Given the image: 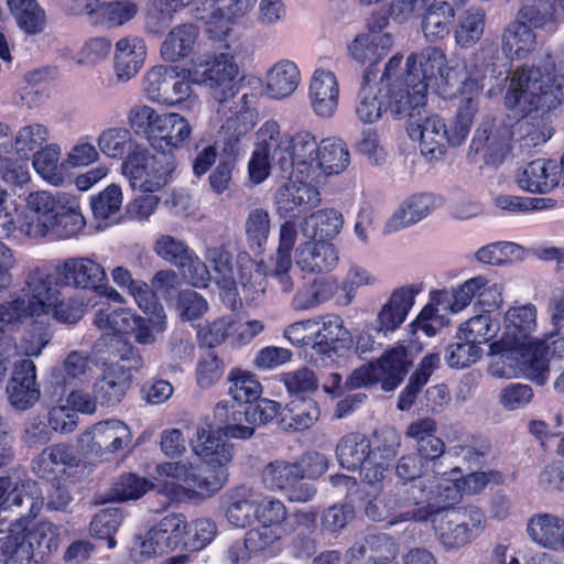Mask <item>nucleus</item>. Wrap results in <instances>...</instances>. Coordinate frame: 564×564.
Wrapping results in <instances>:
<instances>
[{
	"mask_svg": "<svg viewBox=\"0 0 564 564\" xmlns=\"http://www.w3.org/2000/svg\"><path fill=\"white\" fill-rule=\"evenodd\" d=\"M495 206L511 214H528L551 209L555 206V200L544 197H524L501 194L495 198Z\"/></svg>",
	"mask_w": 564,
	"mask_h": 564,
	"instance_id": "obj_60",
	"label": "nucleus"
},
{
	"mask_svg": "<svg viewBox=\"0 0 564 564\" xmlns=\"http://www.w3.org/2000/svg\"><path fill=\"white\" fill-rule=\"evenodd\" d=\"M148 317L133 316V325L129 333L140 345H153L167 329V316L164 308L147 314Z\"/></svg>",
	"mask_w": 564,
	"mask_h": 564,
	"instance_id": "obj_55",
	"label": "nucleus"
},
{
	"mask_svg": "<svg viewBox=\"0 0 564 564\" xmlns=\"http://www.w3.org/2000/svg\"><path fill=\"white\" fill-rule=\"evenodd\" d=\"M485 30V12L468 9L459 18L455 29V40L460 47H470L478 42Z\"/></svg>",
	"mask_w": 564,
	"mask_h": 564,
	"instance_id": "obj_59",
	"label": "nucleus"
},
{
	"mask_svg": "<svg viewBox=\"0 0 564 564\" xmlns=\"http://www.w3.org/2000/svg\"><path fill=\"white\" fill-rule=\"evenodd\" d=\"M132 441L130 427L120 420H107L95 424L82 435V448L91 456L100 459L108 454H115L128 447Z\"/></svg>",
	"mask_w": 564,
	"mask_h": 564,
	"instance_id": "obj_25",
	"label": "nucleus"
},
{
	"mask_svg": "<svg viewBox=\"0 0 564 564\" xmlns=\"http://www.w3.org/2000/svg\"><path fill=\"white\" fill-rule=\"evenodd\" d=\"M295 173L305 180L321 183L325 177L344 172L350 163L346 143L337 138H327L317 143L308 131H300L293 147Z\"/></svg>",
	"mask_w": 564,
	"mask_h": 564,
	"instance_id": "obj_9",
	"label": "nucleus"
},
{
	"mask_svg": "<svg viewBox=\"0 0 564 564\" xmlns=\"http://www.w3.org/2000/svg\"><path fill=\"white\" fill-rule=\"evenodd\" d=\"M402 55H393L386 64L381 85L386 88L389 111L395 119L411 122L422 115L427 104V91L443 98L452 96L453 69L445 53L438 47H426L408 56L404 69Z\"/></svg>",
	"mask_w": 564,
	"mask_h": 564,
	"instance_id": "obj_2",
	"label": "nucleus"
},
{
	"mask_svg": "<svg viewBox=\"0 0 564 564\" xmlns=\"http://www.w3.org/2000/svg\"><path fill=\"white\" fill-rule=\"evenodd\" d=\"M553 70L551 63L516 68L509 77L506 107L524 117L539 111L543 115L555 107L563 97L564 77L554 75Z\"/></svg>",
	"mask_w": 564,
	"mask_h": 564,
	"instance_id": "obj_8",
	"label": "nucleus"
},
{
	"mask_svg": "<svg viewBox=\"0 0 564 564\" xmlns=\"http://www.w3.org/2000/svg\"><path fill=\"white\" fill-rule=\"evenodd\" d=\"M28 289L13 293L10 300L0 304V330L7 324L21 323L31 317L35 306V288L26 281Z\"/></svg>",
	"mask_w": 564,
	"mask_h": 564,
	"instance_id": "obj_53",
	"label": "nucleus"
},
{
	"mask_svg": "<svg viewBox=\"0 0 564 564\" xmlns=\"http://www.w3.org/2000/svg\"><path fill=\"white\" fill-rule=\"evenodd\" d=\"M191 458L159 463L154 481L160 494L171 501H184L193 497L194 489L213 495L228 480V466L234 459V445L217 427L199 424L189 438Z\"/></svg>",
	"mask_w": 564,
	"mask_h": 564,
	"instance_id": "obj_1",
	"label": "nucleus"
},
{
	"mask_svg": "<svg viewBox=\"0 0 564 564\" xmlns=\"http://www.w3.org/2000/svg\"><path fill=\"white\" fill-rule=\"evenodd\" d=\"M302 468L297 463L275 460L268 464L262 471V482L270 490H283L301 479Z\"/></svg>",
	"mask_w": 564,
	"mask_h": 564,
	"instance_id": "obj_58",
	"label": "nucleus"
},
{
	"mask_svg": "<svg viewBox=\"0 0 564 564\" xmlns=\"http://www.w3.org/2000/svg\"><path fill=\"white\" fill-rule=\"evenodd\" d=\"M123 516L118 508L100 510L90 522V534L97 539H106L109 549L116 546L113 534L121 525Z\"/></svg>",
	"mask_w": 564,
	"mask_h": 564,
	"instance_id": "obj_63",
	"label": "nucleus"
},
{
	"mask_svg": "<svg viewBox=\"0 0 564 564\" xmlns=\"http://www.w3.org/2000/svg\"><path fill=\"white\" fill-rule=\"evenodd\" d=\"M454 7L444 0L429 4L423 14L421 29L426 41L434 43L446 37L454 21Z\"/></svg>",
	"mask_w": 564,
	"mask_h": 564,
	"instance_id": "obj_47",
	"label": "nucleus"
},
{
	"mask_svg": "<svg viewBox=\"0 0 564 564\" xmlns=\"http://www.w3.org/2000/svg\"><path fill=\"white\" fill-rule=\"evenodd\" d=\"M299 132L294 134L283 133L281 126L275 120H268L256 132L254 148L272 155L282 172L295 169V155L293 147Z\"/></svg>",
	"mask_w": 564,
	"mask_h": 564,
	"instance_id": "obj_28",
	"label": "nucleus"
},
{
	"mask_svg": "<svg viewBox=\"0 0 564 564\" xmlns=\"http://www.w3.org/2000/svg\"><path fill=\"white\" fill-rule=\"evenodd\" d=\"M494 48L482 46L466 62V78L459 88V106L452 130L436 113L416 117L409 123L411 139L420 141L422 154L429 160H440L446 153L447 145H460L469 134L478 98L485 88L488 73L494 69Z\"/></svg>",
	"mask_w": 564,
	"mask_h": 564,
	"instance_id": "obj_3",
	"label": "nucleus"
},
{
	"mask_svg": "<svg viewBox=\"0 0 564 564\" xmlns=\"http://www.w3.org/2000/svg\"><path fill=\"white\" fill-rule=\"evenodd\" d=\"M475 258L487 265H502L524 258V248L512 241H496L479 248Z\"/></svg>",
	"mask_w": 564,
	"mask_h": 564,
	"instance_id": "obj_56",
	"label": "nucleus"
},
{
	"mask_svg": "<svg viewBox=\"0 0 564 564\" xmlns=\"http://www.w3.org/2000/svg\"><path fill=\"white\" fill-rule=\"evenodd\" d=\"M384 93L386 88L382 87L381 79L371 83L368 74L364 76L355 107V113L359 121L372 124L382 118L383 113L389 110Z\"/></svg>",
	"mask_w": 564,
	"mask_h": 564,
	"instance_id": "obj_38",
	"label": "nucleus"
},
{
	"mask_svg": "<svg viewBox=\"0 0 564 564\" xmlns=\"http://www.w3.org/2000/svg\"><path fill=\"white\" fill-rule=\"evenodd\" d=\"M417 292L414 285L394 289L381 305L372 328L386 337L395 332L408 318L410 311L415 304Z\"/></svg>",
	"mask_w": 564,
	"mask_h": 564,
	"instance_id": "obj_30",
	"label": "nucleus"
},
{
	"mask_svg": "<svg viewBox=\"0 0 564 564\" xmlns=\"http://www.w3.org/2000/svg\"><path fill=\"white\" fill-rule=\"evenodd\" d=\"M193 129L189 121L178 112L165 111L152 149L171 154L183 148L191 139Z\"/></svg>",
	"mask_w": 564,
	"mask_h": 564,
	"instance_id": "obj_39",
	"label": "nucleus"
},
{
	"mask_svg": "<svg viewBox=\"0 0 564 564\" xmlns=\"http://www.w3.org/2000/svg\"><path fill=\"white\" fill-rule=\"evenodd\" d=\"M538 328V312L536 307L531 304H521L509 307L503 314L502 332L499 336V344L496 347L503 345H518L523 348H531L539 346L542 348V355L545 352L543 343L538 341L533 334Z\"/></svg>",
	"mask_w": 564,
	"mask_h": 564,
	"instance_id": "obj_24",
	"label": "nucleus"
},
{
	"mask_svg": "<svg viewBox=\"0 0 564 564\" xmlns=\"http://www.w3.org/2000/svg\"><path fill=\"white\" fill-rule=\"evenodd\" d=\"M254 521L259 525L290 528V530H293V523H291L286 507L280 499L271 496L258 494Z\"/></svg>",
	"mask_w": 564,
	"mask_h": 564,
	"instance_id": "obj_57",
	"label": "nucleus"
},
{
	"mask_svg": "<svg viewBox=\"0 0 564 564\" xmlns=\"http://www.w3.org/2000/svg\"><path fill=\"white\" fill-rule=\"evenodd\" d=\"M62 148L53 140L47 127L37 124V175L51 185L59 186L65 180Z\"/></svg>",
	"mask_w": 564,
	"mask_h": 564,
	"instance_id": "obj_34",
	"label": "nucleus"
},
{
	"mask_svg": "<svg viewBox=\"0 0 564 564\" xmlns=\"http://www.w3.org/2000/svg\"><path fill=\"white\" fill-rule=\"evenodd\" d=\"M231 116L223 124L224 152L228 155L240 153V141L254 128L258 121L256 97L243 94L234 102Z\"/></svg>",
	"mask_w": 564,
	"mask_h": 564,
	"instance_id": "obj_27",
	"label": "nucleus"
},
{
	"mask_svg": "<svg viewBox=\"0 0 564 564\" xmlns=\"http://www.w3.org/2000/svg\"><path fill=\"white\" fill-rule=\"evenodd\" d=\"M505 284L498 279L477 274L451 288L430 292V302L412 322L413 333L423 332L434 336L441 328L448 325L446 314H459L475 300L486 311H494L503 304Z\"/></svg>",
	"mask_w": 564,
	"mask_h": 564,
	"instance_id": "obj_5",
	"label": "nucleus"
},
{
	"mask_svg": "<svg viewBox=\"0 0 564 564\" xmlns=\"http://www.w3.org/2000/svg\"><path fill=\"white\" fill-rule=\"evenodd\" d=\"M186 533V519L181 513H169L139 534L131 545V557L144 562L174 551L183 543Z\"/></svg>",
	"mask_w": 564,
	"mask_h": 564,
	"instance_id": "obj_17",
	"label": "nucleus"
},
{
	"mask_svg": "<svg viewBox=\"0 0 564 564\" xmlns=\"http://www.w3.org/2000/svg\"><path fill=\"white\" fill-rule=\"evenodd\" d=\"M206 260L213 265L216 282L220 289L235 302L238 284L247 301H256L264 292L263 280L259 272L253 273V262L248 258L239 260V282L235 278L229 253L220 246L206 248Z\"/></svg>",
	"mask_w": 564,
	"mask_h": 564,
	"instance_id": "obj_16",
	"label": "nucleus"
},
{
	"mask_svg": "<svg viewBox=\"0 0 564 564\" xmlns=\"http://www.w3.org/2000/svg\"><path fill=\"white\" fill-rule=\"evenodd\" d=\"M214 417L218 430L225 437L246 440L253 435L256 425L250 420L248 410L234 405L230 401H219L214 409Z\"/></svg>",
	"mask_w": 564,
	"mask_h": 564,
	"instance_id": "obj_40",
	"label": "nucleus"
},
{
	"mask_svg": "<svg viewBox=\"0 0 564 564\" xmlns=\"http://www.w3.org/2000/svg\"><path fill=\"white\" fill-rule=\"evenodd\" d=\"M337 457L341 467L348 470L359 469L370 453V441L362 434L350 433L337 445Z\"/></svg>",
	"mask_w": 564,
	"mask_h": 564,
	"instance_id": "obj_54",
	"label": "nucleus"
},
{
	"mask_svg": "<svg viewBox=\"0 0 564 564\" xmlns=\"http://www.w3.org/2000/svg\"><path fill=\"white\" fill-rule=\"evenodd\" d=\"M84 227L85 218L76 198L61 193L37 192V237L68 239Z\"/></svg>",
	"mask_w": 564,
	"mask_h": 564,
	"instance_id": "obj_11",
	"label": "nucleus"
},
{
	"mask_svg": "<svg viewBox=\"0 0 564 564\" xmlns=\"http://www.w3.org/2000/svg\"><path fill=\"white\" fill-rule=\"evenodd\" d=\"M394 43L390 33L367 32L357 34L347 45L348 56L360 65L379 63Z\"/></svg>",
	"mask_w": 564,
	"mask_h": 564,
	"instance_id": "obj_36",
	"label": "nucleus"
},
{
	"mask_svg": "<svg viewBox=\"0 0 564 564\" xmlns=\"http://www.w3.org/2000/svg\"><path fill=\"white\" fill-rule=\"evenodd\" d=\"M284 173L289 174V181L274 195V205L280 217H295L319 205L321 196L315 181L296 175L295 169Z\"/></svg>",
	"mask_w": 564,
	"mask_h": 564,
	"instance_id": "obj_21",
	"label": "nucleus"
},
{
	"mask_svg": "<svg viewBox=\"0 0 564 564\" xmlns=\"http://www.w3.org/2000/svg\"><path fill=\"white\" fill-rule=\"evenodd\" d=\"M0 505V533L9 530L12 534L0 538V564H32V535L35 528L33 517L28 516L10 522V508Z\"/></svg>",
	"mask_w": 564,
	"mask_h": 564,
	"instance_id": "obj_20",
	"label": "nucleus"
},
{
	"mask_svg": "<svg viewBox=\"0 0 564 564\" xmlns=\"http://www.w3.org/2000/svg\"><path fill=\"white\" fill-rule=\"evenodd\" d=\"M435 482L451 481L458 488L460 485L445 477L427 478ZM460 500V496L453 502H440L443 505L427 520L433 523L437 541L446 549L454 550L467 545L481 534L486 527L484 512L475 506L453 508Z\"/></svg>",
	"mask_w": 564,
	"mask_h": 564,
	"instance_id": "obj_10",
	"label": "nucleus"
},
{
	"mask_svg": "<svg viewBox=\"0 0 564 564\" xmlns=\"http://www.w3.org/2000/svg\"><path fill=\"white\" fill-rule=\"evenodd\" d=\"M462 341L451 344L445 350V361L451 368L464 369L476 364L484 354L482 347L473 340L460 339Z\"/></svg>",
	"mask_w": 564,
	"mask_h": 564,
	"instance_id": "obj_64",
	"label": "nucleus"
},
{
	"mask_svg": "<svg viewBox=\"0 0 564 564\" xmlns=\"http://www.w3.org/2000/svg\"><path fill=\"white\" fill-rule=\"evenodd\" d=\"M177 162L172 154L153 153L145 144L120 165L121 175L133 191L156 193L173 180Z\"/></svg>",
	"mask_w": 564,
	"mask_h": 564,
	"instance_id": "obj_14",
	"label": "nucleus"
},
{
	"mask_svg": "<svg viewBox=\"0 0 564 564\" xmlns=\"http://www.w3.org/2000/svg\"><path fill=\"white\" fill-rule=\"evenodd\" d=\"M229 394L238 402L249 403L259 399L262 387L254 375L243 370H232L229 375Z\"/></svg>",
	"mask_w": 564,
	"mask_h": 564,
	"instance_id": "obj_61",
	"label": "nucleus"
},
{
	"mask_svg": "<svg viewBox=\"0 0 564 564\" xmlns=\"http://www.w3.org/2000/svg\"><path fill=\"white\" fill-rule=\"evenodd\" d=\"M258 492L239 487L226 494L223 501L227 521L236 528H246L254 522Z\"/></svg>",
	"mask_w": 564,
	"mask_h": 564,
	"instance_id": "obj_41",
	"label": "nucleus"
},
{
	"mask_svg": "<svg viewBox=\"0 0 564 564\" xmlns=\"http://www.w3.org/2000/svg\"><path fill=\"white\" fill-rule=\"evenodd\" d=\"M525 531L530 541L539 547L564 553V517L535 512L528 519Z\"/></svg>",
	"mask_w": 564,
	"mask_h": 564,
	"instance_id": "obj_32",
	"label": "nucleus"
},
{
	"mask_svg": "<svg viewBox=\"0 0 564 564\" xmlns=\"http://www.w3.org/2000/svg\"><path fill=\"white\" fill-rule=\"evenodd\" d=\"M256 0H198L195 6V17L206 24V31L212 37L226 36L234 22L247 14Z\"/></svg>",
	"mask_w": 564,
	"mask_h": 564,
	"instance_id": "obj_23",
	"label": "nucleus"
},
{
	"mask_svg": "<svg viewBox=\"0 0 564 564\" xmlns=\"http://www.w3.org/2000/svg\"><path fill=\"white\" fill-rule=\"evenodd\" d=\"M134 313L129 308H113L102 304L96 312L93 324L102 333V337H110L113 352L118 355L117 339L126 341L120 334L129 333L133 325Z\"/></svg>",
	"mask_w": 564,
	"mask_h": 564,
	"instance_id": "obj_46",
	"label": "nucleus"
},
{
	"mask_svg": "<svg viewBox=\"0 0 564 564\" xmlns=\"http://www.w3.org/2000/svg\"><path fill=\"white\" fill-rule=\"evenodd\" d=\"M99 153L112 160L133 156L144 144L132 137L130 128L109 127L97 137Z\"/></svg>",
	"mask_w": 564,
	"mask_h": 564,
	"instance_id": "obj_43",
	"label": "nucleus"
},
{
	"mask_svg": "<svg viewBox=\"0 0 564 564\" xmlns=\"http://www.w3.org/2000/svg\"><path fill=\"white\" fill-rule=\"evenodd\" d=\"M435 198L431 194H417L405 199L388 218L384 234L390 235L410 227L435 209Z\"/></svg>",
	"mask_w": 564,
	"mask_h": 564,
	"instance_id": "obj_37",
	"label": "nucleus"
},
{
	"mask_svg": "<svg viewBox=\"0 0 564 564\" xmlns=\"http://www.w3.org/2000/svg\"><path fill=\"white\" fill-rule=\"evenodd\" d=\"M106 280L105 268L90 257H69L58 261L53 272L37 282V325L52 317L63 324H76L84 316L83 304L65 300L62 290L72 286L94 291Z\"/></svg>",
	"mask_w": 564,
	"mask_h": 564,
	"instance_id": "obj_4",
	"label": "nucleus"
},
{
	"mask_svg": "<svg viewBox=\"0 0 564 564\" xmlns=\"http://www.w3.org/2000/svg\"><path fill=\"white\" fill-rule=\"evenodd\" d=\"M520 148L529 150L545 143L552 137V129L543 116L527 118L518 122Z\"/></svg>",
	"mask_w": 564,
	"mask_h": 564,
	"instance_id": "obj_62",
	"label": "nucleus"
},
{
	"mask_svg": "<svg viewBox=\"0 0 564 564\" xmlns=\"http://www.w3.org/2000/svg\"><path fill=\"white\" fill-rule=\"evenodd\" d=\"M239 73L240 67L229 52L200 57L187 68L188 80L194 85L207 87L221 105L238 93Z\"/></svg>",
	"mask_w": 564,
	"mask_h": 564,
	"instance_id": "obj_15",
	"label": "nucleus"
},
{
	"mask_svg": "<svg viewBox=\"0 0 564 564\" xmlns=\"http://www.w3.org/2000/svg\"><path fill=\"white\" fill-rule=\"evenodd\" d=\"M301 83V72L290 59H281L273 64L265 75V94L276 100L290 97Z\"/></svg>",
	"mask_w": 564,
	"mask_h": 564,
	"instance_id": "obj_42",
	"label": "nucleus"
},
{
	"mask_svg": "<svg viewBox=\"0 0 564 564\" xmlns=\"http://www.w3.org/2000/svg\"><path fill=\"white\" fill-rule=\"evenodd\" d=\"M143 95L152 102L165 106H181L185 110H196L200 106L197 95L193 94L187 68L155 65L149 68L141 80Z\"/></svg>",
	"mask_w": 564,
	"mask_h": 564,
	"instance_id": "obj_12",
	"label": "nucleus"
},
{
	"mask_svg": "<svg viewBox=\"0 0 564 564\" xmlns=\"http://www.w3.org/2000/svg\"><path fill=\"white\" fill-rule=\"evenodd\" d=\"M536 45L534 32L522 21L510 23L502 35V51L509 58H525Z\"/></svg>",
	"mask_w": 564,
	"mask_h": 564,
	"instance_id": "obj_52",
	"label": "nucleus"
},
{
	"mask_svg": "<svg viewBox=\"0 0 564 564\" xmlns=\"http://www.w3.org/2000/svg\"><path fill=\"white\" fill-rule=\"evenodd\" d=\"M339 99L337 75L329 68L316 67L308 84V100L313 112L323 119L333 118L338 109Z\"/></svg>",
	"mask_w": 564,
	"mask_h": 564,
	"instance_id": "obj_29",
	"label": "nucleus"
},
{
	"mask_svg": "<svg viewBox=\"0 0 564 564\" xmlns=\"http://www.w3.org/2000/svg\"><path fill=\"white\" fill-rule=\"evenodd\" d=\"M34 149V130L28 126L15 138L14 153L0 160V178L14 192L31 183L30 165L35 169Z\"/></svg>",
	"mask_w": 564,
	"mask_h": 564,
	"instance_id": "obj_22",
	"label": "nucleus"
},
{
	"mask_svg": "<svg viewBox=\"0 0 564 564\" xmlns=\"http://www.w3.org/2000/svg\"><path fill=\"white\" fill-rule=\"evenodd\" d=\"M35 392V365L31 359H22L15 365L13 377L8 386L12 405L24 410L32 405Z\"/></svg>",
	"mask_w": 564,
	"mask_h": 564,
	"instance_id": "obj_48",
	"label": "nucleus"
},
{
	"mask_svg": "<svg viewBox=\"0 0 564 564\" xmlns=\"http://www.w3.org/2000/svg\"><path fill=\"white\" fill-rule=\"evenodd\" d=\"M459 497L454 482L421 479L417 484L400 488L393 496L383 495L369 500L365 512L375 521L395 524L405 521H427L443 505Z\"/></svg>",
	"mask_w": 564,
	"mask_h": 564,
	"instance_id": "obj_6",
	"label": "nucleus"
},
{
	"mask_svg": "<svg viewBox=\"0 0 564 564\" xmlns=\"http://www.w3.org/2000/svg\"><path fill=\"white\" fill-rule=\"evenodd\" d=\"M556 161L538 159L518 169L517 185L524 192L546 194L558 186Z\"/></svg>",
	"mask_w": 564,
	"mask_h": 564,
	"instance_id": "obj_35",
	"label": "nucleus"
},
{
	"mask_svg": "<svg viewBox=\"0 0 564 564\" xmlns=\"http://www.w3.org/2000/svg\"><path fill=\"white\" fill-rule=\"evenodd\" d=\"M199 36V29L194 23H182L166 34L160 47V55L165 62L176 63L192 54Z\"/></svg>",
	"mask_w": 564,
	"mask_h": 564,
	"instance_id": "obj_44",
	"label": "nucleus"
},
{
	"mask_svg": "<svg viewBox=\"0 0 564 564\" xmlns=\"http://www.w3.org/2000/svg\"><path fill=\"white\" fill-rule=\"evenodd\" d=\"M500 329L501 321L494 316L490 311H486L463 322L457 328L456 337L473 340L481 347L484 344L499 338Z\"/></svg>",
	"mask_w": 564,
	"mask_h": 564,
	"instance_id": "obj_49",
	"label": "nucleus"
},
{
	"mask_svg": "<svg viewBox=\"0 0 564 564\" xmlns=\"http://www.w3.org/2000/svg\"><path fill=\"white\" fill-rule=\"evenodd\" d=\"M315 322L313 351L321 356L322 362L326 364V359L333 361L335 355H340L351 348L350 332L345 327L340 316L327 314L315 317Z\"/></svg>",
	"mask_w": 564,
	"mask_h": 564,
	"instance_id": "obj_26",
	"label": "nucleus"
},
{
	"mask_svg": "<svg viewBox=\"0 0 564 564\" xmlns=\"http://www.w3.org/2000/svg\"><path fill=\"white\" fill-rule=\"evenodd\" d=\"M122 203V188L116 183H111L104 191L90 198V207L94 217L102 221L105 226H112L120 223Z\"/></svg>",
	"mask_w": 564,
	"mask_h": 564,
	"instance_id": "obj_51",
	"label": "nucleus"
},
{
	"mask_svg": "<svg viewBox=\"0 0 564 564\" xmlns=\"http://www.w3.org/2000/svg\"><path fill=\"white\" fill-rule=\"evenodd\" d=\"M119 360L106 365L102 376L94 387L95 399L102 404L119 403L131 384V370L142 365V359L132 345L117 339Z\"/></svg>",
	"mask_w": 564,
	"mask_h": 564,
	"instance_id": "obj_18",
	"label": "nucleus"
},
{
	"mask_svg": "<svg viewBox=\"0 0 564 564\" xmlns=\"http://www.w3.org/2000/svg\"><path fill=\"white\" fill-rule=\"evenodd\" d=\"M499 339L489 345L491 360L488 373L494 378L510 379L523 376L538 384L547 380L546 358L542 356V348L532 346L523 348L518 345H503L496 347Z\"/></svg>",
	"mask_w": 564,
	"mask_h": 564,
	"instance_id": "obj_13",
	"label": "nucleus"
},
{
	"mask_svg": "<svg viewBox=\"0 0 564 564\" xmlns=\"http://www.w3.org/2000/svg\"><path fill=\"white\" fill-rule=\"evenodd\" d=\"M343 225L341 213L334 208L319 209L305 216L299 223L286 220L281 225L279 246L270 276L282 293L290 294L294 290V280L291 274V252L299 239V234L304 239H333L340 232Z\"/></svg>",
	"mask_w": 564,
	"mask_h": 564,
	"instance_id": "obj_7",
	"label": "nucleus"
},
{
	"mask_svg": "<svg viewBox=\"0 0 564 564\" xmlns=\"http://www.w3.org/2000/svg\"><path fill=\"white\" fill-rule=\"evenodd\" d=\"M296 267L306 273H324L334 270L339 261L336 247L322 239H305L294 250Z\"/></svg>",
	"mask_w": 564,
	"mask_h": 564,
	"instance_id": "obj_31",
	"label": "nucleus"
},
{
	"mask_svg": "<svg viewBox=\"0 0 564 564\" xmlns=\"http://www.w3.org/2000/svg\"><path fill=\"white\" fill-rule=\"evenodd\" d=\"M409 361L402 346L388 350L376 364L370 362L356 369L348 378L351 389L380 382L386 391L394 390L408 371Z\"/></svg>",
	"mask_w": 564,
	"mask_h": 564,
	"instance_id": "obj_19",
	"label": "nucleus"
},
{
	"mask_svg": "<svg viewBox=\"0 0 564 564\" xmlns=\"http://www.w3.org/2000/svg\"><path fill=\"white\" fill-rule=\"evenodd\" d=\"M147 59L144 41L134 35L119 39L115 44L113 72L118 83L130 82L143 67Z\"/></svg>",
	"mask_w": 564,
	"mask_h": 564,
	"instance_id": "obj_33",
	"label": "nucleus"
},
{
	"mask_svg": "<svg viewBox=\"0 0 564 564\" xmlns=\"http://www.w3.org/2000/svg\"><path fill=\"white\" fill-rule=\"evenodd\" d=\"M292 531L290 528L258 525L247 531L245 550L263 557H275L283 550V539Z\"/></svg>",
	"mask_w": 564,
	"mask_h": 564,
	"instance_id": "obj_45",
	"label": "nucleus"
},
{
	"mask_svg": "<svg viewBox=\"0 0 564 564\" xmlns=\"http://www.w3.org/2000/svg\"><path fill=\"white\" fill-rule=\"evenodd\" d=\"M165 111H160L147 104L132 106L127 113V123L130 130L144 139L152 148L158 135Z\"/></svg>",
	"mask_w": 564,
	"mask_h": 564,
	"instance_id": "obj_50",
	"label": "nucleus"
}]
</instances>
